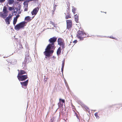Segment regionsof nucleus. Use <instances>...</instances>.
I'll list each match as a JSON object with an SVG mask.
<instances>
[{
	"mask_svg": "<svg viewBox=\"0 0 122 122\" xmlns=\"http://www.w3.org/2000/svg\"><path fill=\"white\" fill-rule=\"evenodd\" d=\"M57 39V38L55 37H53L50 38L48 40L49 44L47 46L51 47L53 49H55L56 47L55 46V43Z\"/></svg>",
	"mask_w": 122,
	"mask_h": 122,
	"instance_id": "nucleus-1",
	"label": "nucleus"
},
{
	"mask_svg": "<svg viewBox=\"0 0 122 122\" xmlns=\"http://www.w3.org/2000/svg\"><path fill=\"white\" fill-rule=\"evenodd\" d=\"M54 50L51 47L47 46L44 53L46 56L49 57L51 56V54H52L53 53Z\"/></svg>",
	"mask_w": 122,
	"mask_h": 122,
	"instance_id": "nucleus-2",
	"label": "nucleus"
},
{
	"mask_svg": "<svg viewBox=\"0 0 122 122\" xmlns=\"http://www.w3.org/2000/svg\"><path fill=\"white\" fill-rule=\"evenodd\" d=\"M77 37L81 40H83L84 38L86 37V34L82 31L79 30L77 32Z\"/></svg>",
	"mask_w": 122,
	"mask_h": 122,
	"instance_id": "nucleus-3",
	"label": "nucleus"
},
{
	"mask_svg": "<svg viewBox=\"0 0 122 122\" xmlns=\"http://www.w3.org/2000/svg\"><path fill=\"white\" fill-rule=\"evenodd\" d=\"M25 23L26 22L25 21L19 23L15 26V29L17 30H19L20 29L24 28L26 25Z\"/></svg>",
	"mask_w": 122,
	"mask_h": 122,
	"instance_id": "nucleus-4",
	"label": "nucleus"
},
{
	"mask_svg": "<svg viewBox=\"0 0 122 122\" xmlns=\"http://www.w3.org/2000/svg\"><path fill=\"white\" fill-rule=\"evenodd\" d=\"M8 11L7 10L6 7V6H4L3 12L0 13V17L4 18L8 15Z\"/></svg>",
	"mask_w": 122,
	"mask_h": 122,
	"instance_id": "nucleus-5",
	"label": "nucleus"
},
{
	"mask_svg": "<svg viewBox=\"0 0 122 122\" xmlns=\"http://www.w3.org/2000/svg\"><path fill=\"white\" fill-rule=\"evenodd\" d=\"M39 0H26L24 3L23 5H24V11H27L28 10V3L30 1H34L35 2H38Z\"/></svg>",
	"mask_w": 122,
	"mask_h": 122,
	"instance_id": "nucleus-6",
	"label": "nucleus"
},
{
	"mask_svg": "<svg viewBox=\"0 0 122 122\" xmlns=\"http://www.w3.org/2000/svg\"><path fill=\"white\" fill-rule=\"evenodd\" d=\"M57 42L58 45L61 46L62 47V49H64L65 48V43L63 39L59 38L58 39Z\"/></svg>",
	"mask_w": 122,
	"mask_h": 122,
	"instance_id": "nucleus-7",
	"label": "nucleus"
},
{
	"mask_svg": "<svg viewBox=\"0 0 122 122\" xmlns=\"http://www.w3.org/2000/svg\"><path fill=\"white\" fill-rule=\"evenodd\" d=\"M17 77L18 79L20 81H24L28 78V76L27 74L25 75L17 76Z\"/></svg>",
	"mask_w": 122,
	"mask_h": 122,
	"instance_id": "nucleus-8",
	"label": "nucleus"
},
{
	"mask_svg": "<svg viewBox=\"0 0 122 122\" xmlns=\"http://www.w3.org/2000/svg\"><path fill=\"white\" fill-rule=\"evenodd\" d=\"M67 23V28L70 30L72 27V21L71 20H66Z\"/></svg>",
	"mask_w": 122,
	"mask_h": 122,
	"instance_id": "nucleus-9",
	"label": "nucleus"
},
{
	"mask_svg": "<svg viewBox=\"0 0 122 122\" xmlns=\"http://www.w3.org/2000/svg\"><path fill=\"white\" fill-rule=\"evenodd\" d=\"M23 49L22 44L21 43H19L17 46V52H22V50Z\"/></svg>",
	"mask_w": 122,
	"mask_h": 122,
	"instance_id": "nucleus-10",
	"label": "nucleus"
},
{
	"mask_svg": "<svg viewBox=\"0 0 122 122\" xmlns=\"http://www.w3.org/2000/svg\"><path fill=\"white\" fill-rule=\"evenodd\" d=\"M39 9V7H37L34 8L31 12L32 15H36Z\"/></svg>",
	"mask_w": 122,
	"mask_h": 122,
	"instance_id": "nucleus-11",
	"label": "nucleus"
},
{
	"mask_svg": "<svg viewBox=\"0 0 122 122\" xmlns=\"http://www.w3.org/2000/svg\"><path fill=\"white\" fill-rule=\"evenodd\" d=\"M17 70L18 71V73L17 76L22 75L26 73L25 71L22 70Z\"/></svg>",
	"mask_w": 122,
	"mask_h": 122,
	"instance_id": "nucleus-12",
	"label": "nucleus"
},
{
	"mask_svg": "<svg viewBox=\"0 0 122 122\" xmlns=\"http://www.w3.org/2000/svg\"><path fill=\"white\" fill-rule=\"evenodd\" d=\"M31 61V60L30 57L29 56H27L25 57V62L26 63H28L30 62Z\"/></svg>",
	"mask_w": 122,
	"mask_h": 122,
	"instance_id": "nucleus-13",
	"label": "nucleus"
},
{
	"mask_svg": "<svg viewBox=\"0 0 122 122\" xmlns=\"http://www.w3.org/2000/svg\"><path fill=\"white\" fill-rule=\"evenodd\" d=\"M28 80H27L24 82H20V83L22 86H26L28 83Z\"/></svg>",
	"mask_w": 122,
	"mask_h": 122,
	"instance_id": "nucleus-14",
	"label": "nucleus"
},
{
	"mask_svg": "<svg viewBox=\"0 0 122 122\" xmlns=\"http://www.w3.org/2000/svg\"><path fill=\"white\" fill-rule=\"evenodd\" d=\"M61 49L60 47L58 48V49L57 50V54L58 56L60 55L61 54Z\"/></svg>",
	"mask_w": 122,
	"mask_h": 122,
	"instance_id": "nucleus-15",
	"label": "nucleus"
},
{
	"mask_svg": "<svg viewBox=\"0 0 122 122\" xmlns=\"http://www.w3.org/2000/svg\"><path fill=\"white\" fill-rule=\"evenodd\" d=\"M75 20L76 22L78 23V21L79 16L78 15L76 14L74 16Z\"/></svg>",
	"mask_w": 122,
	"mask_h": 122,
	"instance_id": "nucleus-16",
	"label": "nucleus"
},
{
	"mask_svg": "<svg viewBox=\"0 0 122 122\" xmlns=\"http://www.w3.org/2000/svg\"><path fill=\"white\" fill-rule=\"evenodd\" d=\"M70 15V13L69 12H68L67 15H66L65 17V18L66 19H68V18H71V17Z\"/></svg>",
	"mask_w": 122,
	"mask_h": 122,
	"instance_id": "nucleus-17",
	"label": "nucleus"
},
{
	"mask_svg": "<svg viewBox=\"0 0 122 122\" xmlns=\"http://www.w3.org/2000/svg\"><path fill=\"white\" fill-rule=\"evenodd\" d=\"M60 102L58 104L59 106H60L61 105V102H60L61 101L63 103H64L65 102V101L64 100L61 99V98L59 99Z\"/></svg>",
	"mask_w": 122,
	"mask_h": 122,
	"instance_id": "nucleus-18",
	"label": "nucleus"
},
{
	"mask_svg": "<svg viewBox=\"0 0 122 122\" xmlns=\"http://www.w3.org/2000/svg\"><path fill=\"white\" fill-rule=\"evenodd\" d=\"M31 17L29 16H27L25 18V20L27 21H30L31 19Z\"/></svg>",
	"mask_w": 122,
	"mask_h": 122,
	"instance_id": "nucleus-19",
	"label": "nucleus"
},
{
	"mask_svg": "<svg viewBox=\"0 0 122 122\" xmlns=\"http://www.w3.org/2000/svg\"><path fill=\"white\" fill-rule=\"evenodd\" d=\"M72 11L73 14H75L76 13L75 11L76 10V9L73 6H72Z\"/></svg>",
	"mask_w": 122,
	"mask_h": 122,
	"instance_id": "nucleus-20",
	"label": "nucleus"
},
{
	"mask_svg": "<svg viewBox=\"0 0 122 122\" xmlns=\"http://www.w3.org/2000/svg\"><path fill=\"white\" fill-rule=\"evenodd\" d=\"M5 20L6 23L8 24H10V20H9V19L6 18Z\"/></svg>",
	"mask_w": 122,
	"mask_h": 122,
	"instance_id": "nucleus-21",
	"label": "nucleus"
},
{
	"mask_svg": "<svg viewBox=\"0 0 122 122\" xmlns=\"http://www.w3.org/2000/svg\"><path fill=\"white\" fill-rule=\"evenodd\" d=\"M14 2V0H9L8 1V3L9 4H12Z\"/></svg>",
	"mask_w": 122,
	"mask_h": 122,
	"instance_id": "nucleus-22",
	"label": "nucleus"
},
{
	"mask_svg": "<svg viewBox=\"0 0 122 122\" xmlns=\"http://www.w3.org/2000/svg\"><path fill=\"white\" fill-rule=\"evenodd\" d=\"M12 15H11V14H9L8 16L6 18L9 19V20H11V18L12 17Z\"/></svg>",
	"mask_w": 122,
	"mask_h": 122,
	"instance_id": "nucleus-23",
	"label": "nucleus"
},
{
	"mask_svg": "<svg viewBox=\"0 0 122 122\" xmlns=\"http://www.w3.org/2000/svg\"><path fill=\"white\" fill-rule=\"evenodd\" d=\"M67 7H68L67 8V10L69 11L70 9V5L69 3H68L67 4Z\"/></svg>",
	"mask_w": 122,
	"mask_h": 122,
	"instance_id": "nucleus-24",
	"label": "nucleus"
},
{
	"mask_svg": "<svg viewBox=\"0 0 122 122\" xmlns=\"http://www.w3.org/2000/svg\"><path fill=\"white\" fill-rule=\"evenodd\" d=\"M95 116L97 118H99V117L98 115V113L96 112L95 113Z\"/></svg>",
	"mask_w": 122,
	"mask_h": 122,
	"instance_id": "nucleus-25",
	"label": "nucleus"
},
{
	"mask_svg": "<svg viewBox=\"0 0 122 122\" xmlns=\"http://www.w3.org/2000/svg\"><path fill=\"white\" fill-rule=\"evenodd\" d=\"M17 20L16 19H15L14 18V20L13 21V24L14 25H15L16 23V22L17 21Z\"/></svg>",
	"mask_w": 122,
	"mask_h": 122,
	"instance_id": "nucleus-26",
	"label": "nucleus"
},
{
	"mask_svg": "<svg viewBox=\"0 0 122 122\" xmlns=\"http://www.w3.org/2000/svg\"><path fill=\"white\" fill-rule=\"evenodd\" d=\"M9 9L10 11H11L14 10V8L13 7H9Z\"/></svg>",
	"mask_w": 122,
	"mask_h": 122,
	"instance_id": "nucleus-27",
	"label": "nucleus"
},
{
	"mask_svg": "<svg viewBox=\"0 0 122 122\" xmlns=\"http://www.w3.org/2000/svg\"><path fill=\"white\" fill-rule=\"evenodd\" d=\"M65 64V61H63L62 62V67H64Z\"/></svg>",
	"mask_w": 122,
	"mask_h": 122,
	"instance_id": "nucleus-28",
	"label": "nucleus"
},
{
	"mask_svg": "<svg viewBox=\"0 0 122 122\" xmlns=\"http://www.w3.org/2000/svg\"><path fill=\"white\" fill-rule=\"evenodd\" d=\"M54 118L53 117L52 118H51L50 120V122H54Z\"/></svg>",
	"mask_w": 122,
	"mask_h": 122,
	"instance_id": "nucleus-29",
	"label": "nucleus"
},
{
	"mask_svg": "<svg viewBox=\"0 0 122 122\" xmlns=\"http://www.w3.org/2000/svg\"><path fill=\"white\" fill-rule=\"evenodd\" d=\"M110 38H112V39H115V40H116V38H115L114 37H113L112 36H110Z\"/></svg>",
	"mask_w": 122,
	"mask_h": 122,
	"instance_id": "nucleus-30",
	"label": "nucleus"
},
{
	"mask_svg": "<svg viewBox=\"0 0 122 122\" xmlns=\"http://www.w3.org/2000/svg\"><path fill=\"white\" fill-rule=\"evenodd\" d=\"M64 68V67H62L61 68V71H62V73H63Z\"/></svg>",
	"mask_w": 122,
	"mask_h": 122,
	"instance_id": "nucleus-31",
	"label": "nucleus"
},
{
	"mask_svg": "<svg viewBox=\"0 0 122 122\" xmlns=\"http://www.w3.org/2000/svg\"><path fill=\"white\" fill-rule=\"evenodd\" d=\"M48 79V78L47 77H46L45 78H44V81H47V79Z\"/></svg>",
	"mask_w": 122,
	"mask_h": 122,
	"instance_id": "nucleus-32",
	"label": "nucleus"
},
{
	"mask_svg": "<svg viewBox=\"0 0 122 122\" xmlns=\"http://www.w3.org/2000/svg\"><path fill=\"white\" fill-rule=\"evenodd\" d=\"M5 0H0V2H4Z\"/></svg>",
	"mask_w": 122,
	"mask_h": 122,
	"instance_id": "nucleus-33",
	"label": "nucleus"
},
{
	"mask_svg": "<svg viewBox=\"0 0 122 122\" xmlns=\"http://www.w3.org/2000/svg\"><path fill=\"white\" fill-rule=\"evenodd\" d=\"M50 24H52V25L54 24V22H53L52 21H50Z\"/></svg>",
	"mask_w": 122,
	"mask_h": 122,
	"instance_id": "nucleus-34",
	"label": "nucleus"
},
{
	"mask_svg": "<svg viewBox=\"0 0 122 122\" xmlns=\"http://www.w3.org/2000/svg\"><path fill=\"white\" fill-rule=\"evenodd\" d=\"M77 40H75L73 41V42L74 43H76L77 42Z\"/></svg>",
	"mask_w": 122,
	"mask_h": 122,
	"instance_id": "nucleus-35",
	"label": "nucleus"
},
{
	"mask_svg": "<svg viewBox=\"0 0 122 122\" xmlns=\"http://www.w3.org/2000/svg\"><path fill=\"white\" fill-rule=\"evenodd\" d=\"M85 109H86V110H88L89 109V108L88 107H85Z\"/></svg>",
	"mask_w": 122,
	"mask_h": 122,
	"instance_id": "nucleus-36",
	"label": "nucleus"
},
{
	"mask_svg": "<svg viewBox=\"0 0 122 122\" xmlns=\"http://www.w3.org/2000/svg\"><path fill=\"white\" fill-rule=\"evenodd\" d=\"M25 0H17V1H24Z\"/></svg>",
	"mask_w": 122,
	"mask_h": 122,
	"instance_id": "nucleus-37",
	"label": "nucleus"
},
{
	"mask_svg": "<svg viewBox=\"0 0 122 122\" xmlns=\"http://www.w3.org/2000/svg\"><path fill=\"white\" fill-rule=\"evenodd\" d=\"M18 16H16L15 18H14L15 19H16L17 20V18H18Z\"/></svg>",
	"mask_w": 122,
	"mask_h": 122,
	"instance_id": "nucleus-38",
	"label": "nucleus"
},
{
	"mask_svg": "<svg viewBox=\"0 0 122 122\" xmlns=\"http://www.w3.org/2000/svg\"><path fill=\"white\" fill-rule=\"evenodd\" d=\"M61 105V107H62L63 105L62 104Z\"/></svg>",
	"mask_w": 122,
	"mask_h": 122,
	"instance_id": "nucleus-39",
	"label": "nucleus"
},
{
	"mask_svg": "<svg viewBox=\"0 0 122 122\" xmlns=\"http://www.w3.org/2000/svg\"><path fill=\"white\" fill-rule=\"evenodd\" d=\"M34 17V16H33V17H32V18H33V17Z\"/></svg>",
	"mask_w": 122,
	"mask_h": 122,
	"instance_id": "nucleus-40",
	"label": "nucleus"
}]
</instances>
